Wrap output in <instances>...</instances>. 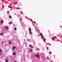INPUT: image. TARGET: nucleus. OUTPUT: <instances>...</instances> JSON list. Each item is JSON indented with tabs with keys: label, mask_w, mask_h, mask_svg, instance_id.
I'll list each match as a JSON object with an SVG mask.
<instances>
[{
	"label": "nucleus",
	"mask_w": 62,
	"mask_h": 62,
	"mask_svg": "<svg viewBox=\"0 0 62 62\" xmlns=\"http://www.w3.org/2000/svg\"><path fill=\"white\" fill-rule=\"evenodd\" d=\"M0 53L2 52V50L0 48Z\"/></svg>",
	"instance_id": "f8f14e48"
},
{
	"label": "nucleus",
	"mask_w": 62,
	"mask_h": 62,
	"mask_svg": "<svg viewBox=\"0 0 62 62\" xmlns=\"http://www.w3.org/2000/svg\"><path fill=\"white\" fill-rule=\"evenodd\" d=\"M35 56L36 57L38 58H39V54H36L35 55Z\"/></svg>",
	"instance_id": "f257e3e1"
},
{
	"label": "nucleus",
	"mask_w": 62,
	"mask_h": 62,
	"mask_svg": "<svg viewBox=\"0 0 62 62\" xmlns=\"http://www.w3.org/2000/svg\"><path fill=\"white\" fill-rule=\"evenodd\" d=\"M9 18H11V16H9Z\"/></svg>",
	"instance_id": "aec40b11"
},
{
	"label": "nucleus",
	"mask_w": 62,
	"mask_h": 62,
	"mask_svg": "<svg viewBox=\"0 0 62 62\" xmlns=\"http://www.w3.org/2000/svg\"><path fill=\"white\" fill-rule=\"evenodd\" d=\"M14 30H17V29L16 28H14Z\"/></svg>",
	"instance_id": "a211bd4d"
},
{
	"label": "nucleus",
	"mask_w": 62,
	"mask_h": 62,
	"mask_svg": "<svg viewBox=\"0 0 62 62\" xmlns=\"http://www.w3.org/2000/svg\"><path fill=\"white\" fill-rule=\"evenodd\" d=\"M29 53H31V51H29Z\"/></svg>",
	"instance_id": "a878e982"
},
{
	"label": "nucleus",
	"mask_w": 62,
	"mask_h": 62,
	"mask_svg": "<svg viewBox=\"0 0 62 62\" xmlns=\"http://www.w3.org/2000/svg\"><path fill=\"white\" fill-rule=\"evenodd\" d=\"M27 40H28V41H29V39H27Z\"/></svg>",
	"instance_id": "393cba45"
},
{
	"label": "nucleus",
	"mask_w": 62,
	"mask_h": 62,
	"mask_svg": "<svg viewBox=\"0 0 62 62\" xmlns=\"http://www.w3.org/2000/svg\"><path fill=\"white\" fill-rule=\"evenodd\" d=\"M38 49L39 51L40 50V49H39V48H38Z\"/></svg>",
	"instance_id": "cd10ccee"
},
{
	"label": "nucleus",
	"mask_w": 62,
	"mask_h": 62,
	"mask_svg": "<svg viewBox=\"0 0 62 62\" xmlns=\"http://www.w3.org/2000/svg\"><path fill=\"white\" fill-rule=\"evenodd\" d=\"M12 23V22H11L10 23H8V24H11V23Z\"/></svg>",
	"instance_id": "ddd939ff"
},
{
	"label": "nucleus",
	"mask_w": 62,
	"mask_h": 62,
	"mask_svg": "<svg viewBox=\"0 0 62 62\" xmlns=\"http://www.w3.org/2000/svg\"><path fill=\"white\" fill-rule=\"evenodd\" d=\"M9 44L10 45L11 44V41H9Z\"/></svg>",
	"instance_id": "39448f33"
},
{
	"label": "nucleus",
	"mask_w": 62,
	"mask_h": 62,
	"mask_svg": "<svg viewBox=\"0 0 62 62\" xmlns=\"http://www.w3.org/2000/svg\"><path fill=\"white\" fill-rule=\"evenodd\" d=\"M52 40H54V38H52Z\"/></svg>",
	"instance_id": "f3484780"
},
{
	"label": "nucleus",
	"mask_w": 62,
	"mask_h": 62,
	"mask_svg": "<svg viewBox=\"0 0 62 62\" xmlns=\"http://www.w3.org/2000/svg\"><path fill=\"white\" fill-rule=\"evenodd\" d=\"M16 48V47L15 46V47H13V50H14Z\"/></svg>",
	"instance_id": "9b49d317"
},
{
	"label": "nucleus",
	"mask_w": 62,
	"mask_h": 62,
	"mask_svg": "<svg viewBox=\"0 0 62 62\" xmlns=\"http://www.w3.org/2000/svg\"><path fill=\"white\" fill-rule=\"evenodd\" d=\"M29 46L31 48H33V46H32L30 44L29 45Z\"/></svg>",
	"instance_id": "423d86ee"
},
{
	"label": "nucleus",
	"mask_w": 62,
	"mask_h": 62,
	"mask_svg": "<svg viewBox=\"0 0 62 62\" xmlns=\"http://www.w3.org/2000/svg\"><path fill=\"white\" fill-rule=\"evenodd\" d=\"M6 62H8V61L7 60H6L5 61Z\"/></svg>",
	"instance_id": "5701e85b"
},
{
	"label": "nucleus",
	"mask_w": 62,
	"mask_h": 62,
	"mask_svg": "<svg viewBox=\"0 0 62 62\" xmlns=\"http://www.w3.org/2000/svg\"><path fill=\"white\" fill-rule=\"evenodd\" d=\"M54 38H56V36H54Z\"/></svg>",
	"instance_id": "412c9836"
},
{
	"label": "nucleus",
	"mask_w": 62,
	"mask_h": 62,
	"mask_svg": "<svg viewBox=\"0 0 62 62\" xmlns=\"http://www.w3.org/2000/svg\"><path fill=\"white\" fill-rule=\"evenodd\" d=\"M4 42H2V43H4Z\"/></svg>",
	"instance_id": "2f4dec72"
},
{
	"label": "nucleus",
	"mask_w": 62,
	"mask_h": 62,
	"mask_svg": "<svg viewBox=\"0 0 62 62\" xmlns=\"http://www.w3.org/2000/svg\"><path fill=\"white\" fill-rule=\"evenodd\" d=\"M49 54H52V52H51L50 51L49 52Z\"/></svg>",
	"instance_id": "4468645a"
},
{
	"label": "nucleus",
	"mask_w": 62,
	"mask_h": 62,
	"mask_svg": "<svg viewBox=\"0 0 62 62\" xmlns=\"http://www.w3.org/2000/svg\"><path fill=\"white\" fill-rule=\"evenodd\" d=\"M31 51H33V50H32V49H31Z\"/></svg>",
	"instance_id": "6ab92c4d"
},
{
	"label": "nucleus",
	"mask_w": 62,
	"mask_h": 62,
	"mask_svg": "<svg viewBox=\"0 0 62 62\" xmlns=\"http://www.w3.org/2000/svg\"><path fill=\"white\" fill-rule=\"evenodd\" d=\"M29 33L30 34H31L32 33V32H31V31H29Z\"/></svg>",
	"instance_id": "0eeeda50"
},
{
	"label": "nucleus",
	"mask_w": 62,
	"mask_h": 62,
	"mask_svg": "<svg viewBox=\"0 0 62 62\" xmlns=\"http://www.w3.org/2000/svg\"><path fill=\"white\" fill-rule=\"evenodd\" d=\"M13 54L14 55H16V53H13Z\"/></svg>",
	"instance_id": "6e6552de"
},
{
	"label": "nucleus",
	"mask_w": 62,
	"mask_h": 62,
	"mask_svg": "<svg viewBox=\"0 0 62 62\" xmlns=\"http://www.w3.org/2000/svg\"><path fill=\"white\" fill-rule=\"evenodd\" d=\"M39 45H41V44H39Z\"/></svg>",
	"instance_id": "c85d7f7f"
},
{
	"label": "nucleus",
	"mask_w": 62,
	"mask_h": 62,
	"mask_svg": "<svg viewBox=\"0 0 62 62\" xmlns=\"http://www.w3.org/2000/svg\"><path fill=\"white\" fill-rule=\"evenodd\" d=\"M14 62H17V61H14Z\"/></svg>",
	"instance_id": "c756f323"
},
{
	"label": "nucleus",
	"mask_w": 62,
	"mask_h": 62,
	"mask_svg": "<svg viewBox=\"0 0 62 62\" xmlns=\"http://www.w3.org/2000/svg\"><path fill=\"white\" fill-rule=\"evenodd\" d=\"M31 28H30L29 29V31H30V30H31Z\"/></svg>",
	"instance_id": "2eb2a0df"
},
{
	"label": "nucleus",
	"mask_w": 62,
	"mask_h": 62,
	"mask_svg": "<svg viewBox=\"0 0 62 62\" xmlns=\"http://www.w3.org/2000/svg\"><path fill=\"white\" fill-rule=\"evenodd\" d=\"M24 41H25V39H24Z\"/></svg>",
	"instance_id": "473e14b6"
},
{
	"label": "nucleus",
	"mask_w": 62,
	"mask_h": 62,
	"mask_svg": "<svg viewBox=\"0 0 62 62\" xmlns=\"http://www.w3.org/2000/svg\"><path fill=\"white\" fill-rule=\"evenodd\" d=\"M49 59V58H47V59L48 60V59Z\"/></svg>",
	"instance_id": "b1692460"
},
{
	"label": "nucleus",
	"mask_w": 62,
	"mask_h": 62,
	"mask_svg": "<svg viewBox=\"0 0 62 62\" xmlns=\"http://www.w3.org/2000/svg\"><path fill=\"white\" fill-rule=\"evenodd\" d=\"M4 35V33H0V35H1V36H3Z\"/></svg>",
	"instance_id": "20e7f679"
},
{
	"label": "nucleus",
	"mask_w": 62,
	"mask_h": 62,
	"mask_svg": "<svg viewBox=\"0 0 62 62\" xmlns=\"http://www.w3.org/2000/svg\"><path fill=\"white\" fill-rule=\"evenodd\" d=\"M7 13H9V11H8L7 12Z\"/></svg>",
	"instance_id": "4be33fe9"
},
{
	"label": "nucleus",
	"mask_w": 62,
	"mask_h": 62,
	"mask_svg": "<svg viewBox=\"0 0 62 62\" xmlns=\"http://www.w3.org/2000/svg\"><path fill=\"white\" fill-rule=\"evenodd\" d=\"M40 35L41 36H42V34L41 33H40Z\"/></svg>",
	"instance_id": "9d476101"
},
{
	"label": "nucleus",
	"mask_w": 62,
	"mask_h": 62,
	"mask_svg": "<svg viewBox=\"0 0 62 62\" xmlns=\"http://www.w3.org/2000/svg\"><path fill=\"white\" fill-rule=\"evenodd\" d=\"M16 9H19V7H17L16 8Z\"/></svg>",
	"instance_id": "dca6fc26"
},
{
	"label": "nucleus",
	"mask_w": 62,
	"mask_h": 62,
	"mask_svg": "<svg viewBox=\"0 0 62 62\" xmlns=\"http://www.w3.org/2000/svg\"><path fill=\"white\" fill-rule=\"evenodd\" d=\"M20 20H22V18H21L20 19Z\"/></svg>",
	"instance_id": "7c9ffc66"
},
{
	"label": "nucleus",
	"mask_w": 62,
	"mask_h": 62,
	"mask_svg": "<svg viewBox=\"0 0 62 62\" xmlns=\"http://www.w3.org/2000/svg\"><path fill=\"white\" fill-rule=\"evenodd\" d=\"M41 38L43 39V40L44 41H45V40H46V39H44V37L43 36H42L41 37Z\"/></svg>",
	"instance_id": "f03ea898"
},
{
	"label": "nucleus",
	"mask_w": 62,
	"mask_h": 62,
	"mask_svg": "<svg viewBox=\"0 0 62 62\" xmlns=\"http://www.w3.org/2000/svg\"><path fill=\"white\" fill-rule=\"evenodd\" d=\"M0 23H4V21L3 20L1 21L0 22Z\"/></svg>",
	"instance_id": "1a4fd4ad"
},
{
	"label": "nucleus",
	"mask_w": 62,
	"mask_h": 62,
	"mask_svg": "<svg viewBox=\"0 0 62 62\" xmlns=\"http://www.w3.org/2000/svg\"><path fill=\"white\" fill-rule=\"evenodd\" d=\"M8 59H7V60H8Z\"/></svg>",
	"instance_id": "72a5a7b5"
},
{
	"label": "nucleus",
	"mask_w": 62,
	"mask_h": 62,
	"mask_svg": "<svg viewBox=\"0 0 62 62\" xmlns=\"http://www.w3.org/2000/svg\"><path fill=\"white\" fill-rule=\"evenodd\" d=\"M1 54H2L0 53V55H1Z\"/></svg>",
	"instance_id": "bb28decb"
},
{
	"label": "nucleus",
	"mask_w": 62,
	"mask_h": 62,
	"mask_svg": "<svg viewBox=\"0 0 62 62\" xmlns=\"http://www.w3.org/2000/svg\"><path fill=\"white\" fill-rule=\"evenodd\" d=\"M5 28L6 29H8V26H5Z\"/></svg>",
	"instance_id": "7ed1b4c3"
}]
</instances>
